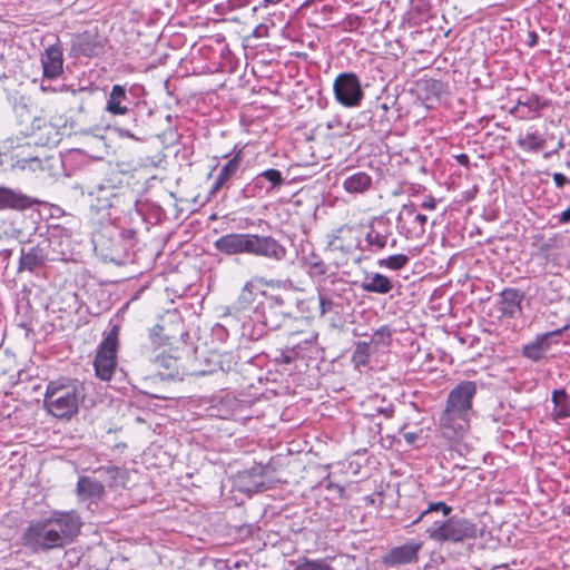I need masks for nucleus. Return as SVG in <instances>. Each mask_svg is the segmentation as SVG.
<instances>
[{"instance_id": "nucleus-22", "label": "nucleus", "mask_w": 570, "mask_h": 570, "mask_svg": "<svg viewBox=\"0 0 570 570\" xmlns=\"http://www.w3.org/2000/svg\"><path fill=\"white\" fill-rule=\"evenodd\" d=\"M253 186L256 188L265 189L266 193H272L281 188L285 184V177L282 171L275 168L266 169L257 174L253 178Z\"/></svg>"}, {"instance_id": "nucleus-16", "label": "nucleus", "mask_w": 570, "mask_h": 570, "mask_svg": "<svg viewBox=\"0 0 570 570\" xmlns=\"http://www.w3.org/2000/svg\"><path fill=\"white\" fill-rule=\"evenodd\" d=\"M243 160L242 151H237L219 170L209 189V196H215L222 188L228 187V183L239 170Z\"/></svg>"}, {"instance_id": "nucleus-4", "label": "nucleus", "mask_w": 570, "mask_h": 570, "mask_svg": "<svg viewBox=\"0 0 570 570\" xmlns=\"http://www.w3.org/2000/svg\"><path fill=\"white\" fill-rule=\"evenodd\" d=\"M426 533L435 542L460 543L465 540L475 539L478 527L469 519L452 515L444 521H434L426 529Z\"/></svg>"}, {"instance_id": "nucleus-18", "label": "nucleus", "mask_w": 570, "mask_h": 570, "mask_svg": "<svg viewBox=\"0 0 570 570\" xmlns=\"http://www.w3.org/2000/svg\"><path fill=\"white\" fill-rule=\"evenodd\" d=\"M43 68V76L49 79H55L62 72V50L59 46H50L46 49L41 58Z\"/></svg>"}, {"instance_id": "nucleus-37", "label": "nucleus", "mask_w": 570, "mask_h": 570, "mask_svg": "<svg viewBox=\"0 0 570 570\" xmlns=\"http://www.w3.org/2000/svg\"><path fill=\"white\" fill-rule=\"evenodd\" d=\"M318 304H320V314L323 316L326 313L331 312L333 308V302L328 297L323 294H318Z\"/></svg>"}, {"instance_id": "nucleus-25", "label": "nucleus", "mask_w": 570, "mask_h": 570, "mask_svg": "<svg viewBox=\"0 0 570 570\" xmlns=\"http://www.w3.org/2000/svg\"><path fill=\"white\" fill-rule=\"evenodd\" d=\"M342 187L348 194H364L372 187V177L365 171H355L345 177Z\"/></svg>"}, {"instance_id": "nucleus-8", "label": "nucleus", "mask_w": 570, "mask_h": 570, "mask_svg": "<svg viewBox=\"0 0 570 570\" xmlns=\"http://www.w3.org/2000/svg\"><path fill=\"white\" fill-rule=\"evenodd\" d=\"M471 413L445 405L440 416L442 434L451 440L462 438L469 430Z\"/></svg>"}, {"instance_id": "nucleus-17", "label": "nucleus", "mask_w": 570, "mask_h": 570, "mask_svg": "<svg viewBox=\"0 0 570 570\" xmlns=\"http://www.w3.org/2000/svg\"><path fill=\"white\" fill-rule=\"evenodd\" d=\"M249 234H227L215 242L217 250L227 254H247Z\"/></svg>"}, {"instance_id": "nucleus-35", "label": "nucleus", "mask_w": 570, "mask_h": 570, "mask_svg": "<svg viewBox=\"0 0 570 570\" xmlns=\"http://www.w3.org/2000/svg\"><path fill=\"white\" fill-rule=\"evenodd\" d=\"M391 336V330L389 326H381L379 330H376L372 337H371V342L376 344V345H380V344H385L386 343V340Z\"/></svg>"}, {"instance_id": "nucleus-9", "label": "nucleus", "mask_w": 570, "mask_h": 570, "mask_svg": "<svg viewBox=\"0 0 570 570\" xmlns=\"http://www.w3.org/2000/svg\"><path fill=\"white\" fill-rule=\"evenodd\" d=\"M247 254L282 261L286 256V248L272 236L249 234Z\"/></svg>"}, {"instance_id": "nucleus-12", "label": "nucleus", "mask_w": 570, "mask_h": 570, "mask_svg": "<svg viewBox=\"0 0 570 570\" xmlns=\"http://www.w3.org/2000/svg\"><path fill=\"white\" fill-rule=\"evenodd\" d=\"M357 246V230L354 226L342 225L328 235L327 248L344 254L352 253Z\"/></svg>"}, {"instance_id": "nucleus-27", "label": "nucleus", "mask_w": 570, "mask_h": 570, "mask_svg": "<svg viewBox=\"0 0 570 570\" xmlns=\"http://www.w3.org/2000/svg\"><path fill=\"white\" fill-rule=\"evenodd\" d=\"M553 416L556 419H566L570 416V396L564 390H554L552 392Z\"/></svg>"}, {"instance_id": "nucleus-33", "label": "nucleus", "mask_w": 570, "mask_h": 570, "mask_svg": "<svg viewBox=\"0 0 570 570\" xmlns=\"http://www.w3.org/2000/svg\"><path fill=\"white\" fill-rule=\"evenodd\" d=\"M294 570H333L324 560H309L299 558L295 562Z\"/></svg>"}, {"instance_id": "nucleus-43", "label": "nucleus", "mask_w": 570, "mask_h": 570, "mask_svg": "<svg viewBox=\"0 0 570 570\" xmlns=\"http://www.w3.org/2000/svg\"><path fill=\"white\" fill-rule=\"evenodd\" d=\"M404 439L407 443H413L416 439V434L412 432L405 433Z\"/></svg>"}, {"instance_id": "nucleus-39", "label": "nucleus", "mask_w": 570, "mask_h": 570, "mask_svg": "<svg viewBox=\"0 0 570 570\" xmlns=\"http://www.w3.org/2000/svg\"><path fill=\"white\" fill-rule=\"evenodd\" d=\"M552 178L558 188H562L566 184L569 183L568 178L561 173H554Z\"/></svg>"}, {"instance_id": "nucleus-34", "label": "nucleus", "mask_w": 570, "mask_h": 570, "mask_svg": "<svg viewBox=\"0 0 570 570\" xmlns=\"http://www.w3.org/2000/svg\"><path fill=\"white\" fill-rule=\"evenodd\" d=\"M368 360V343H358L353 353V361L357 365H365Z\"/></svg>"}, {"instance_id": "nucleus-44", "label": "nucleus", "mask_w": 570, "mask_h": 570, "mask_svg": "<svg viewBox=\"0 0 570 570\" xmlns=\"http://www.w3.org/2000/svg\"><path fill=\"white\" fill-rule=\"evenodd\" d=\"M538 42V36L535 32H531L530 33V41H529V46L530 47H534Z\"/></svg>"}, {"instance_id": "nucleus-41", "label": "nucleus", "mask_w": 570, "mask_h": 570, "mask_svg": "<svg viewBox=\"0 0 570 570\" xmlns=\"http://www.w3.org/2000/svg\"><path fill=\"white\" fill-rule=\"evenodd\" d=\"M559 222L563 224L570 222V206L560 214Z\"/></svg>"}, {"instance_id": "nucleus-15", "label": "nucleus", "mask_w": 570, "mask_h": 570, "mask_svg": "<svg viewBox=\"0 0 570 570\" xmlns=\"http://www.w3.org/2000/svg\"><path fill=\"white\" fill-rule=\"evenodd\" d=\"M569 327L570 324L567 323L560 328L538 335L533 342L523 346V356L534 362L540 361L544 356V353L550 348L549 338L561 335Z\"/></svg>"}, {"instance_id": "nucleus-47", "label": "nucleus", "mask_w": 570, "mask_h": 570, "mask_svg": "<svg viewBox=\"0 0 570 570\" xmlns=\"http://www.w3.org/2000/svg\"><path fill=\"white\" fill-rule=\"evenodd\" d=\"M395 244H396V239H395V238H393V239H392V244H391V245H392V246H394Z\"/></svg>"}, {"instance_id": "nucleus-21", "label": "nucleus", "mask_w": 570, "mask_h": 570, "mask_svg": "<svg viewBox=\"0 0 570 570\" xmlns=\"http://www.w3.org/2000/svg\"><path fill=\"white\" fill-rule=\"evenodd\" d=\"M544 107L537 95H524L519 98L517 105L511 112L523 119H532L538 117L539 111Z\"/></svg>"}, {"instance_id": "nucleus-23", "label": "nucleus", "mask_w": 570, "mask_h": 570, "mask_svg": "<svg viewBox=\"0 0 570 570\" xmlns=\"http://www.w3.org/2000/svg\"><path fill=\"white\" fill-rule=\"evenodd\" d=\"M47 261V253L38 245L29 249H21V256L19 259V269L33 272L41 267Z\"/></svg>"}, {"instance_id": "nucleus-14", "label": "nucleus", "mask_w": 570, "mask_h": 570, "mask_svg": "<svg viewBox=\"0 0 570 570\" xmlns=\"http://www.w3.org/2000/svg\"><path fill=\"white\" fill-rule=\"evenodd\" d=\"M421 548V542H409L395 547L383 557V563L389 567H397L415 562Z\"/></svg>"}, {"instance_id": "nucleus-28", "label": "nucleus", "mask_w": 570, "mask_h": 570, "mask_svg": "<svg viewBox=\"0 0 570 570\" xmlns=\"http://www.w3.org/2000/svg\"><path fill=\"white\" fill-rule=\"evenodd\" d=\"M101 483H106L109 488L117 487L124 481V472L117 466H102L95 471Z\"/></svg>"}, {"instance_id": "nucleus-11", "label": "nucleus", "mask_w": 570, "mask_h": 570, "mask_svg": "<svg viewBox=\"0 0 570 570\" xmlns=\"http://www.w3.org/2000/svg\"><path fill=\"white\" fill-rule=\"evenodd\" d=\"M476 394V384L473 381H463L452 389L448 395L446 404L453 409H460L464 412L471 413L472 402Z\"/></svg>"}, {"instance_id": "nucleus-48", "label": "nucleus", "mask_w": 570, "mask_h": 570, "mask_svg": "<svg viewBox=\"0 0 570 570\" xmlns=\"http://www.w3.org/2000/svg\"><path fill=\"white\" fill-rule=\"evenodd\" d=\"M568 135L570 136V130L568 131Z\"/></svg>"}, {"instance_id": "nucleus-1", "label": "nucleus", "mask_w": 570, "mask_h": 570, "mask_svg": "<svg viewBox=\"0 0 570 570\" xmlns=\"http://www.w3.org/2000/svg\"><path fill=\"white\" fill-rule=\"evenodd\" d=\"M80 528V518L75 512H55L30 522L22 534V543L35 552L62 548L73 540Z\"/></svg>"}, {"instance_id": "nucleus-46", "label": "nucleus", "mask_w": 570, "mask_h": 570, "mask_svg": "<svg viewBox=\"0 0 570 570\" xmlns=\"http://www.w3.org/2000/svg\"><path fill=\"white\" fill-rule=\"evenodd\" d=\"M281 0H263V3L262 6L264 8L268 7L269 4H273V3H278Z\"/></svg>"}, {"instance_id": "nucleus-31", "label": "nucleus", "mask_w": 570, "mask_h": 570, "mask_svg": "<svg viewBox=\"0 0 570 570\" xmlns=\"http://www.w3.org/2000/svg\"><path fill=\"white\" fill-rule=\"evenodd\" d=\"M409 257L404 254H395L377 261V265L382 268L399 271L406 266Z\"/></svg>"}, {"instance_id": "nucleus-26", "label": "nucleus", "mask_w": 570, "mask_h": 570, "mask_svg": "<svg viewBox=\"0 0 570 570\" xmlns=\"http://www.w3.org/2000/svg\"><path fill=\"white\" fill-rule=\"evenodd\" d=\"M361 288L364 292L384 295L392 291L393 284L387 276L374 273L365 276L361 283Z\"/></svg>"}, {"instance_id": "nucleus-42", "label": "nucleus", "mask_w": 570, "mask_h": 570, "mask_svg": "<svg viewBox=\"0 0 570 570\" xmlns=\"http://www.w3.org/2000/svg\"><path fill=\"white\" fill-rule=\"evenodd\" d=\"M456 160L462 166H468L469 164V156L465 154H460L456 156Z\"/></svg>"}, {"instance_id": "nucleus-30", "label": "nucleus", "mask_w": 570, "mask_h": 570, "mask_svg": "<svg viewBox=\"0 0 570 570\" xmlns=\"http://www.w3.org/2000/svg\"><path fill=\"white\" fill-rule=\"evenodd\" d=\"M250 287H252L250 283L245 284V286L243 287V289L239 294L237 302L233 306V308L237 313H240V317L244 318V321L248 320L247 315L250 314V312L253 311V308L248 307V304L250 303L252 296H253Z\"/></svg>"}, {"instance_id": "nucleus-13", "label": "nucleus", "mask_w": 570, "mask_h": 570, "mask_svg": "<svg viewBox=\"0 0 570 570\" xmlns=\"http://www.w3.org/2000/svg\"><path fill=\"white\" fill-rule=\"evenodd\" d=\"M104 43L94 32L85 31L71 40V53L75 57H95L102 52Z\"/></svg>"}, {"instance_id": "nucleus-24", "label": "nucleus", "mask_w": 570, "mask_h": 570, "mask_svg": "<svg viewBox=\"0 0 570 570\" xmlns=\"http://www.w3.org/2000/svg\"><path fill=\"white\" fill-rule=\"evenodd\" d=\"M128 100L125 86L114 85L106 104V111L116 115H126L129 109L125 104Z\"/></svg>"}, {"instance_id": "nucleus-36", "label": "nucleus", "mask_w": 570, "mask_h": 570, "mask_svg": "<svg viewBox=\"0 0 570 570\" xmlns=\"http://www.w3.org/2000/svg\"><path fill=\"white\" fill-rule=\"evenodd\" d=\"M424 511L426 512L428 515L434 511H442L443 515L446 517L451 513L452 508L450 505H448L446 503L439 501V502H431Z\"/></svg>"}, {"instance_id": "nucleus-19", "label": "nucleus", "mask_w": 570, "mask_h": 570, "mask_svg": "<svg viewBox=\"0 0 570 570\" xmlns=\"http://www.w3.org/2000/svg\"><path fill=\"white\" fill-rule=\"evenodd\" d=\"M77 493L81 500L97 502L105 495V485L99 479L80 476L77 482Z\"/></svg>"}, {"instance_id": "nucleus-2", "label": "nucleus", "mask_w": 570, "mask_h": 570, "mask_svg": "<svg viewBox=\"0 0 570 570\" xmlns=\"http://www.w3.org/2000/svg\"><path fill=\"white\" fill-rule=\"evenodd\" d=\"M243 321V335L257 341L268 331L278 330L287 320L284 301L279 296L266 295Z\"/></svg>"}, {"instance_id": "nucleus-5", "label": "nucleus", "mask_w": 570, "mask_h": 570, "mask_svg": "<svg viewBox=\"0 0 570 570\" xmlns=\"http://www.w3.org/2000/svg\"><path fill=\"white\" fill-rule=\"evenodd\" d=\"M118 327L114 326L99 344L94 366L97 377L109 381L117 366Z\"/></svg>"}, {"instance_id": "nucleus-38", "label": "nucleus", "mask_w": 570, "mask_h": 570, "mask_svg": "<svg viewBox=\"0 0 570 570\" xmlns=\"http://www.w3.org/2000/svg\"><path fill=\"white\" fill-rule=\"evenodd\" d=\"M311 271L316 275H325L326 265L322 261L314 262L311 264Z\"/></svg>"}, {"instance_id": "nucleus-6", "label": "nucleus", "mask_w": 570, "mask_h": 570, "mask_svg": "<svg viewBox=\"0 0 570 570\" xmlns=\"http://www.w3.org/2000/svg\"><path fill=\"white\" fill-rule=\"evenodd\" d=\"M400 233L410 240L422 239L425 235L428 217L416 213L414 204H404L397 215Z\"/></svg>"}, {"instance_id": "nucleus-32", "label": "nucleus", "mask_w": 570, "mask_h": 570, "mask_svg": "<svg viewBox=\"0 0 570 570\" xmlns=\"http://www.w3.org/2000/svg\"><path fill=\"white\" fill-rule=\"evenodd\" d=\"M518 144L525 150L539 151L543 148L544 140L537 132H528L519 139Z\"/></svg>"}, {"instance_id": "nucleus-40", "label": "nucleus", "mask_w": 570, "mask_h": 570, "mask_svg": "<svg viewBox=\"0 0 570 570\" xmlns=\"http://www.w3.org/2000/svg\"><path fill=\"white\" fill-rule=\"evenodd\" d=\"M435 206H436V202L433 197H430L428 200H424L421 204V207L426 210H433V209H435Z\"/></svg>"}, {"instance_id": "nucleus-29", "label": "nucleus", "mask_w": 570, "mask_h": 570, "mask_svg": "<svg viewBox=\"0 0 570 570\" xmlns=\"http://www.w3.org/2000/svg\"><path fill=\"white\" fill-rule=\"evenodd\" d=\"M502 311L504 313L513 314L523 299V293L515 288H505L501 293Z\"/></svg>"}, {"instance_id": "nucleus-10", "label": "nucleus", "mask_w": 570, "mask_h": 570, "mask_svg": "<svg viewBox=\"0 0 570 570\" xmlns=\"http://www.w3.org/2000/svg\"><path fill=\"white\" fill-rule=\"evenodd\" d=\"M392 229L386 219L377 218L370 223L365 235L366 250L376 253L386 247Z\"/></svg>"}, {"instance_id": "nucleus-20", "label": "nucleus", "mask_w": 570, "mask_h": 570, "mask_svg": "<svg viewBox=\"0 0 570 570\" xmlns=\"http://www.w3.org/2000/svg\"><path fill=\"white\" fill-rule=\"evenodd\" d=\"M30 206L29 198L18 189L0 186V210L24 209Z\"/></svg>"}, {"instance_id": "nucleus-45", "label": "nucleus", "mask_w": 570, "mask_h": 570, "mask_svg": "<svg viewBox=\"0 0 570 570\" xmlns=\"http://www.w3.org/2000/svg\"><path fill=\"white\" fill-rule=\"evenodd\" d=\"M426 515H428V514H426V512H425V511H422V512L420 513V515H419L417 518H415V520L412 522V524H416V523H419V522H420V521H422Z\"/></svg>"}, {"instance_id": "nucleus-7", "label": "nucleus", "mask_w": 570, "mask_h": 570, "mask_svg": "<svg viewBox=\"0 0 570 570\" xmlns=\"http://www.w3.org/2000/svg\"><path fill=\"white\" fill-rule=\"evenodd\" d=\"M333 89L336 100L345 107L358 106L364 96L360 80L354 73L338 75Z\"/></svg>"}, {"instance_id": "nucleus-3", "label": "nucleus", "mask_w": 570, "mask_h": 570, "mask_svg": "<svg viewBox=\"0 0 570 570\" xmlns=\"http://www.w3.org/2000/svg\"><path fill=\"white\" fill-rule=\"evenodd\" d=\"M83 387L76 381H51L45 393V406L59 419H70L78 412Z\"/></svg>"}]
</instances>
